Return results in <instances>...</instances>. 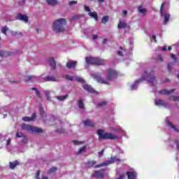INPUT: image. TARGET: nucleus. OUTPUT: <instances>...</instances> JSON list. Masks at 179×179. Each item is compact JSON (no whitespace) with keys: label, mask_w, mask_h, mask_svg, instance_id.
Instances as JSON below:
<instances>
[{"label":"nucleus","mask_w":179,"mask_h":179,"mask_svg":"<svg viewBox=\"0 0 179 179\" xmlns=\"http://www.w3.org/2000/svg\"><path fill=\"white\" fill-rule=\"evenodd\" d=\"M84 125H85V127H94V123H93V122H92V120H87L83 122Z\"/></svg>","instance_id":"6ab92c4d"},{"label":"nucleus","mask_w":179,"mask_h":179,"mask_svg":"<svg viewBox=\"0 0 179 179\" xmlns=\"http://www.w3.org/2000/svg\"><path fill=\"white\" fill-rule=\"evenodd\" d=\"M107 41H108V39L104 38V39L103 40V44H106V43H107Z\"/></svg>","instance_id":"4d7b16f0"},{"label":"nucleus","mask_w":179,"mask_h":179,"mask_svg":"<svg viewBox=\"0 0 179 179\" xmlns=\"http://www.w3.org/2000/svg\"><path fill=\"white\" fill-rule=\"evenodd\" d=\"M168 124H169V127H171V128H173V129H174V131H175L176 132H178V133H179L178 129H177V127H176L174 126V124H173V123L169 122Z\"/></svg>","instance_id":"473e14b6"},{"label":"nucleus","mask_w":179,"mask_h":179,"mask_svg":"<svg viewBox=\"0 0 179 179\" xmlns=\"http://www.w3.org/2000/svg\"><path fill=\"white\" fill-rule=\"evenodd\" d=\"M40 173H41L40 171H36V176H35L36 179H40Z\"/></svg>","instance_id":"c03bdc74"},{"label":"nucleus","mask_w":179,"mask_h":179,"mask_svg":"<svg viewBox=\"0 0 179 179\" xmlns=\"http://www.w3.org/2000/svg\"><path fill=\"white\" fill-rule=\"evenodd\" d=\"M57 167H52L50 170H49V173H54L55 171H57Z\"/></svg>","instance_id":"79ce46f5"},{"label":"nucleus","mask_w":179,"mask_h":179,"mask_svg":"<svg viewBox=\"0 0 179 179\" xmlns=\"http://www.w3.org/2000/svg\"><path fill=\"white\" fill-rule=\"evenodd\" d=\"M77 65H78V62L69 60V61L66 63V68H68L69 69H72L76 68V66H77Z\"/></svg>","instance_id":"1a4fd4ad"},{"label":"nucleus","mask_w":179,"mask_h":179,"mask_svg":"<svg viewBox=\"0 0 179 179\" xmlns=\"http://www.w3.org/2000/svg\"><path fill=\"white\" fill-rule=\"evenodd\" d=\"M175 143H176V146H177L178 149H179V142H178V140H176Z\"/></svg>","instance_id":"3c124183"},{"label":"nucleus","mask_w":179,"mask_h":179,"mask_svg":"<svg viewBox=\"0 0 179 179\" xmlns=\"http://www.w3.org/2000/svg\"><path fill=\"white\" fill-rule=\"evenodd\" d=\"M127 176L128 179H136V173L134 171H127Z\"/></svg>","instance_id":"a211bd4d"},{"label":"nucleus","mask_w":179,"mask_h":179,"mask_svg":"<svg viewBox=\"0 0 179 179\" xmlns=\"http://www.w3.org/2000/svg\"><path fill=\"white\" fill-rule=\"evenodd\" d=\"M170 20V14L169 13H165L164 14V24H166L167 22Z\"/></svg>","instance_id":"393cba45"},{"label":"nucleus","mask_w":179,"mask_h":179,"mask_svg":"<svg viewBox=\"0 0 179 179\" xmlns=\"http://www.w3.org/2000/svg\"><path fill=\"white\" fill-rule=\"evenodd\" d=\"M157 106H166V102L162 99H158L155 101Z\"/></svg>","instance_id":"b1692460"},{"label":"nucleus","mask_w":179,"mask_h":179,"mask_svg":"<svg viewBox=\"0 0 179 179\" xmlns=\"http://www.w3.org/2000/svg\"><path fill=\"white\" fill-rule=\"evenodd\" d=\"M112 160H113V162H120V159H116L115 157L112 158Z\"/></svg>","instance_id":"680f3d73"},{"label":"nucleus","mask_w":179,"mask_h":179,"mask_svg":"<svg viewBox=\"0 0 179 179\" xmlns=\"http://www.w3.org/2000/svg\"><path fill=\"white\" fill-rule=\"evenodd\" d=\"M45 96L48 99V100H50L51 96H50V91L45 90Z\"/></svg>","instance_id":"e433bc0d"},{"label":"nucleus","mask_w":179,"mask_h":179,"mask_svg":"<svg viewBox=\"0 0 179 179\" xmlns=\"http://www.w3.org/2000/svg\"><path fill=\"white\" fill-rule=\"evenodd\" d=\"M85 61L87 64H92V65L101 66L105 65L104 60L99 57H86Z\"/></svg>","instance_id":"39448f33"},{"label":"nucleus","mask_w":179,"mask_h":179,"mask_svg":"<svg viewBox=\"0 0 179 179\" xmlns=\"http://www.w3.org/2000/svg\"><path fill=\"white\" fill-rule=\"evenodd\" d=\"M42 179H48V177H47V176H43V177L42 178Z\"/></svg>","instance_id":"774afa93"},{"label":"nucleus","mask_w":179,"mask_h":179,"mask_svg":"<svg viewBox=\"0 0 179 179\" xmlns=\"http://www.w3.org/2000/svg\"><path fill=\"white\" fill-rule=\"evenodd\" d=\"M108 19H109V17L108 15H105L102 17L101 19V23L103 24H106L107 23V22H108Z\"/></svg>","instance_id":"a878e982"},{"label":"nucleus","mask_w":179,"mask_h":179,"mask_svg":"<svg viewBox=\"0 0 179 179\" xmlns=\"http://www.w3.org/2000/svg\"><path fill=\"white\" fill-rule=\"evenodd\" d=\"M174 65V63L170 62L168 64V71H171L173 66Z\"/></svg>","instance_id":"58836bf2"},{"label":"nucleus","mask_w":179,"mask_h":179,"mask_svg":"<svg viewBox=\"0 0 179 179\" xmlns=\"http://www.w3.org/2000/svg\"><path fill=\"white\" fill-rule=\"evenodd\" d=\"M94 78L95 80H96V82H98V83H101L102 85H108V82L107 80H104V79H103V78L100 76L95 75Z\"/></svg>","instance_id":"9d476101"},{"label":"nucleus","mask_w":179,"mask_h":179,"mask_svg":"<svg viewBox=\"0 0 179 179\" xmlns=\"http://www.w3.org/2000/svg\"><path fill=\"white\" fill-rule=\"evenodd\" d=\"M58 132H59V134H63L64 133V130H57Z\"/></svg>","instance_id":"0e129e2a"},{"label":"nucleus","mask_w":179,"mask_h":179,"mask_svg":"<svg viewBox=\"0 0 179 179\" xmlns=\"http://www.w3.org/2000/svg\"><path fill=\"white\" fill-rule=\"evenodd\" d=\"M8 30H9V28H8L6 26L1 27V33H3L5 36H8V33H6Z\"/></svg>","instance_id":"bb28decb"},{"label":"nucleus","mask_w":179,"mask_h":179,"mask_svg":"<svg viewBox=\"0 0 179 179\" xmlns=\"http://www.w3.org/2000/svg\"><path fill=\"white\" fill-rule=\"evenodd\" d=\"M73 143L74 145H78V144H79V141L73 140Z\"/></svg>","instance_id":"5fc2aeb1"},{"label":"nucleus","mask_w":179,"mask_h":179,"mask_svg":"<svg viewBox=\"0 0 179 179\" xmlns=\"http://www.w3.org/2000/svg\"><path fill=\"white\" fill-rule=\"evenodd\" d=\"M123 14L124 15V16H127V15H128V11L124 10H123Z\"/></svg>","instance_id":"13d9d810"},{"label":"nucleus","mask_w":179,"mask_h":179,"mask_svg":"<svg viewBox=\"0 0 179 179\" xmlns=\"http://www.w3.org/2000/svg\"><path fill=\"white\" fill-rule=\"evenodd\" d=\"M106 106H107V101H102L97 103V107H104Z\"/></svg>","instance_id":"c85d7f7f"},{"label":"nucleus","mask_w":179,"mask_h":179,"mask_svg":"<svg viewBox=\"0 0 179 179\" xmlns=\"http://www.w3.org/2000/svg\"><path fill=\"white\" fill-rule=\"evenodd\" d=\"M66 26V20L64 18L59 19L53 22L52 29L55 33H64Z\"/></svg>","instance_id":"7ed1b4c3"},{"label":"nucleus","mask_w":179,"mask_h":179,"mask_svg":"<svg viewBox=\"0 0 179 179\" xmlns=\"http://www.w3.org/2000/svg\"><path fill=\"white\" fill-rule=\"evenodd\" d=\"M97 135L99 136V141H114L115 139H120V136L112 134L104 131V130L98 129Z\"/></svg>","instance_id":"f03ea898"},{"label":"nucleus","mask_w":179,"mask_h":179,"mask_svg":"<svg viewBox=\"0 0 179 179\" xmlns=\"http://www.w3.org/2000/svg\"><path fill=\"white\" fill-rule=\"evenodd\" d=\"M16 166H19V162L15 161L13 162H10V169H13Z\"/></svg>","instance_id":"4be33fe9"},{"label":"nucleus","mask_w":179,"mask_h":179,"mask_svg":"<svg viewBox=\"0 0 179 179\" xmlns=\"http://www.w3.org/2000/svg\"><path fill=\"white\" fill-rule=\"evenodd\" d=\"M85 10H86V12H90V8H89V6H85Z\"/></svg>","instance_id":"09e8293b"},{"label":"nucleus","mask_w":179,"mask_h":179,"mask_svg":"<svg viewBox=\"0 0 179 179\" xmlns=\"http://www.w3.org/2000/svg\"><path fill=\"white\" fill-rule=\"evenodd\" d=\"M117 55H120V57H122V51L117 52Z\"/></svg>","instance_id":"052dcab7"},{"label":"nucleus","mask_w":179,"mask_h":179,"mask_svg":"<svg viewBox=\"0 0 179 179\" xmlns=\"http://www.w3.org/2000/svg\"><path fill=\"white\" fill-rule=\"evenodd\" d=\"M162 51H167V46H164V47L162 48Z\"/></svg>","instance_id":"864d4df0"},{"label":"nucleus","mask_w":179,"mask_h":179,"mask_svg":"<svg viewBox=\"0 0 179 179\" xmlns=\"http://www.w3.org/2000/svg\"><path fill=\"white\" fill-rule=\"evenodd\" d=\"M117 29H119V30L121 29H129V25L124 21L120 20L118 22Z\"/></svg>","instance_id":"f8f14e48"},{"label":"nucleus","mask_w":179,"mask_h":179,"mask_svg":"<svg viewBox=\"0 0 179 179\" xmlns=\"http://www.w3.org/2000/svg\"><path fill=\"white\" fill-rule=\"evenodd\" d=\"M152 40L155 41V43H157V41L156 40V35H152Z\"/></svg>","instance_id":"8fccbe9b"},{"label":"nucleus","mask_w":179,"mask_h":179,"mask_svg":"<svg viewBox=\"0 0 179 179\" xmlns=\"http://www.w3.org/2000/svg\"><path fill=\"white\" fill-rule=\"evenodd\" d=\"M33 79H36V76H29L27 78H25V82H34Z\"/></svg>","instance_id":"c756f323"},{"label":"nucleus","mask_w":179,"mask_h":179,"mask_svg":"<svg viewBox=\"0 0 179 179\" xmlns=\"http://www.w3.org/2000/svg\"><path fill=\"white\" fill-rule=\"evenodd\" d=\"M49 65L51 66L52 69H55L57 68V64L55 63V59L54 57H50L48 59Z\"/></svg>","instance_id":"2eb2a0df"},{"label":"nucleus","mask_w":179,"mask_h":179,"mask_svg":"<svg viewBox=\"0 0 179 179\" xmlns=\"http://www.w3.org/2000/svg\"><path fill=\"white\" fill-rule=\"evenodd\" d=\"M96 161L94 160H90L87 162V166L89 167V169H92V167H94L95 169H97L99 167H103V166H107V163L103 162L102 164L96 165Z\"/></svg>","instance_id":"0eeeda50"},{"label":"nucleus","mask_w":179,"mask_h":179,"mask_svg":"<svg viewBox=\"0 0 179 179\" xmlns=\"http://www.w3.org/2000/svg\"><path fill=\"white\" fill-rule=\"evenodd\" d=\"M171 49H172L171 46H169V47H168L169 51H171Z\"/></svg>","instance_id":"69168bd1"},{"label":"nucleus","mask_w":179,"mask_h":179,"mask_svg":"<svg viewBox=\"0 0 179 179\" xmlns=\"http://www.w3.org/2000/svg\"><path fill=\"white\" fill-rule=\"evenodd\" d=\"M16 19H17V20L24 22L25 23H27V22H29V17L22 13L18 14L17 16L16 17Z\"/></svg>","instance_id":"9b49d317"},{"label":"nucleus","mask_w":179,"mask_h":179,"mask_svg":"<svg viewBox=\"0 0 179 179\" xmlns=\"http://www.w3.org/2000/svg\"><path fill=\"white\" fill-rule=\"evenodd\" d=\"M37 115H36V113H33L32 116L31 117L25 116L22 117V120L25 122H30V121H34V120H36Z\"/></svg>","instance_id":"4468645a"},{"label":"nucleus","mask_w":179,"mask_h":179,"mask_svg":"<svg viewBox=\"0 0 179 179\" xmlns=\"http://www.w3.org/2000/svg\"><path fill=\"white\" fill-rule=\"evenodd\" d=\"M64 79H66V80H73V77L69 76V75H64L63 76Z\"/></svg>","instance_id":"2f4dec72"},{"label":"nucleus","mask_w":179,"mask_h":179,"mask_svg":"<svg viewBox=\"0 0 179 179\" xmlns=\"http://www.w3.org/2000/svg\"><path fill=\"white\" fill-rule=\"evenodd\" d=\"M103 153H104V150L103 149V150H101L99 152V157H101V156H103Z\"/></svg>","instance_id":"de8ad7c7"},{"label":"nucleus","mask_w":179,"mask_h":179,"mask_svg":"<svg viewBox=\"0 0 179 179\" xmlns=\"http://www.w3.org/2000/svg\"><path fill=\"white\" fill-rule=\"evenodd\" d=\"M83 152H86V145L80 148L77 153L78 155H80V153H83Z\"/></svg>","instance_id":"72a5a7b5"},{"label":"nucleus","mask_w":179,"mask_h":179,"mask_svg":"<svg viewBox=\"0 0 179 179\" xmlns=\"http://www.w3.org/2000/svg\"><path fill=\"white\" fill-rule=\"evenodd\" d=\"M88 15L90 16V17H93L95 20H99V15H97L96 12H90Z\"/></svg>","instance_id":"aec40b11"},{"label":"nucleus","mask_w":179,"mask_h":179,"mask_svg":"<svg viewBox=\"0 0 179 179\" xmlns=\"http://www.w3.org/2000/svg\"><path fill=\"white\" fill-rule=\"evenodd\" d=\"M12 54H13V53L10 52H7V55H8V56H9V55H12Z\"/></svg>","instance_id":"338daca9"},{"label":"nucleus","mask_w":179,"mask_h":179,"mask_svg":"<svg viewBox=\"0 0 179 179\" xmlns=\"http://www.w3.org/2000/svg\"><path fill=\"white\" fill-rule=\"evenodd\" d=\"M94 176L95 178H104V169L100 171H96L94 172Z\"/></svg>","instance_id":"ddd939ff"},{"label":"nucleus","mask_w":179,"mask_h":179,"mask_svg":"<svg viewBox=\"0 0 179 179\" xmlns=\"http://www.w3.org/2000/svg\"><path fill=\"white\" fill-rule=\"evenodd\" d=\"M68 94L64 96H57V99L59 100V101H64V100H66V99H68Z\"/></svg>","instance_id":"5701e85b"},{"label":"nucleus","mask_w":179,"mask_h":179,"mask_svg":"<svg viewBox=\"0 0 179 179\" xmlns=\"http://www.w3.org/2000/svg\"><path fill=\"white\" fill-rule=\"evenodd\" d=\"M76 3H78V1H71L69 3V5H70V6H72V5H76Z\"/></svg>","instance_id":"37998d69"},{"label":"nucleus","mask_w":179,"mask_h":179,"mask_svg":"<svg viewBox=\"0 0 179 179\" xmlns=\"http://www.w3.org/2000/svg\"><path fill=\"white\" fill-rule=\"evenodd\" d=\"M143 80H146L148 83H152V85L157 83L155 71L151 70L149 71H144V74L141 76V78L136 80L135 83L131 86V90H135V89H136V85H138V83H141V82H143Z\"/></svg>","instance_id":"f257e3e1"},{"label":"nucleus","mask_w":179,"mask_h":179,"mask_svg":"<svg viewBox=\"0 0 179 179\" xmlns=\"http://www.w3.org/2000/svg\"><path fill=\"white\" fill-rule=\"evenodd\" d=\"M78 107L81 108V110H83L85 108V104L83 103V100L80 99L78 101Z\"/></svg>","instance_id":"cd10ccee"},{"label":"nucleus","mask_w":179,"mask_h":179,"mask_svg":"<svg viewBox=\"0 0 179 179\" xmlns=\"http://www.w3.org/2000/svg\"><path fill=\"white\" fill-rule=\"evenodd\" d=\"M163 9H164V3H162L160 7V15L161 16H163Z\"/></svg>","instance_id":"4c0bfd02"},{"label":"nucleus","mask_w":179,"mask_h":179,"mask_svg":"<svg viewBox=\"0 0 179 179\" xmlns=\"http://www.w3.org/2000/svg\"><path fill=\"white\" fill-rule=\"evenodd\" d=\"M76 80H77V82H79L80 83H83V82H85V80L80 77H77Z\"/></svg>","instance_id":"ea45409f"},{"label":"nucleus","mask_w":179,"mask_h":179,"mask_svg":"<svg viewBox=\"0 0 179 179\" xmlns=\"http://www.w3.org/2000/svg\"><path fill=\"white\" fill-rule=\"evenodd\" d=\"M44 80L45 82H58V80L54 76H46L44 78Z\"/></svg>","instance_id":"f3484780"},{"label":"nucleus","mask_w":179,"mask_h":179,"mask_svg":"<svg viewBox=\"0 0 179 179\" xmlns=\"http://www.w3.org/2000/svg\"><path fill=\"white\" fill-rule=\"evenodd\" d=\"M171 59H174L176 64H177V62H178V59H177L176 55H171Z\"/></svg>","instance_id":"a19ab883"},{"label":"nucleus","mask_w":179,"mask_h":179,"mask_svg":"<svg viewBox=\"0 0 179 179\" xmlns=\"http://www.w3.org/2000/svg\"><path fill=\"white\" fill-rule=\"evenodd\" d=\"M16 136H17V138H23V133L17 132Z\"/></svg>","instance_id":"a18cd8bd"},{"label":"nucleus","mask_w":179,"mask_h":179,"mask_svg":"<svg viewBox=\"0 0 179 179\" xmlns=\"http://www.w3.org/2000/svg\"><path fill=\"white\" fill-rule=\"evenodd\" d=\"M118 77V72L113 69H108V74L106 76V80L108 82H111V80H114V79H117Z\"/></svg>","instance_id":"423d86ee"},{"label":"nucleus","mask_w":179,"mask_h":179,"mask_svg":"<svg viewBox=\"0 0 179 179\" xmlns=\"http://www.w3.org/2000/svg\"><path fill=\"white\" fill-rule=\"evenodd\" d=\"M6 145H10V138H8V139L7 140V143H6Z\"/></svg>","instance_id":"bf43d9fd"},{"label":"nucleus","mask_w":179,"mask_h":179,"mask_svg":"<svg viewBox=\"0 0 179 179\" xmlns=\"http://www.w3.org/2000/svg\"><path fill=\"white\" fill-rule=\"evenodd\" d=\"M5 54V52L3 50H0V57H3V55Z\"/></svg>","instance_id":"603ef678"},{"label":"nucleus","mask_w":179,"mask_h":179,"mask_svg":"<svg viewBox=\"0 0 179 179\" xmlns=\"http://www.w3.org/2000/svg\"><path fill=\"white\" fill-rule=\"evenodd\" d=\"M21 128L24 131H28V132H31V134H43V129L34 127L29 124H24L21 126Z\"/></svg>","instance_id":"20e7f679"},{"label":"nucleus","mask_w":179,"mask_h":179,"mask_svg":"<svg viewBox=\"0 0 179 179\" xmlns=\"http://www.w3.org/2000/svg\"><path fill=\"white\" fill-rule=\"evenodd\" d=\"M31 90H34L35 92H36V94L38 97V99H41V92H40V91H38V90L36 87H32L31 88Z\"/></svg>","instance_id":"7c9ffc66"},{"label":"nucleus","mask_w":179,"mask_h":179,"mask_svg":"<svg viewBox=\"0 0 179 179\" xmlns=\"http://www.w3.org/2000/svg\"><path fill=\"white\" fill-rule=\"evenodd\" d=\"M99 38V36L97 35H93L92 36L93 40H96V38Z\"/></svg>","instance_id":"6e6d98bb"},{"label":"nucleus","mask_w":179,"mask_h":179,"mask_svg":"<svg viewBox=\"0 0 179 179\" xmlns=\"http://www.w3.org/2000/svg\"><path fill=\"white\" fill-rule=\"evenodd\" d=\"M48 5H50L51 6H55V5H58L57 0H46Z\"/></svg>","instance_id":"412c9836"},{"label":"nucleus","mask_w":179,"mask_h":179,"mask_svg":"<svg viewBox=\"0 0 179 179\" xmlns=\"http://www.w3.org/2000/svg\"><path fill=\"white\" fill-rule=\"evenodd\" d=\"M99 3H103L104 2V0H98Z\"/></svg>","instance_id":"e2e57ef3"},{"label":"nucleus","mask_w":179,"mask_h":179,"mask_svg":"<svg viewBox=\"0 0 179 179\" xmlns=\"http://www.w3.org/2000/svg\"><path fill=\"white\" fill-rule=\"evenodd\" d=\"M83 87L84 90H86L89 93H92V94H99V92L96 91L94 88L92 87L91 85L87 84H83Z\"/></svg>","instance_id":"6e6552de"},{"label":"nucleus","mask_w":179,"mask_h":179,"mask_svg":"<svg viewBox=\"0 0 179 179\" xmlns=\"http://www.w3.org/2000/svg\"><path fill=\"white\" fill-rule=\"evenodd\" d=\"M157 58L159 62H163V57L162 56V55H158Z\"/></svg>","instance_id":"49530a36"},{"label":"nucleus","mask_w":179,"mask_h":179,"mask_svg":"<svg viewBox=\"0 0 179 179\" xmlns=\"http://www.w3.org/2000/svg\"><path fill=\"white\" fill-rule=\"evenodd\" d=\"M176 92V90L173 89L171 90H162L159 92V94H165V95H169L171 94V93H174Z\"/></svg>","instance_id":"dca6fc26"},{"label":"nucleus","mask_w":179,"mask_h":179,"mask_svg":"<svg viewBox=\"0 0 179 179\" xmlns=\"http://www.w3.org/2000/svg\"><path fill=\"white\" fill-rule=\"evenodd\" d=\"M138 12H140V13H143V15H145V13H146V9L143 8L142 6H140L138 7Z\"/></svg>","instance_id":"f704fd0d"},{"label":"nucleus","mask_w":179,"mask_h":179,"mask_svg":"<svg viewBox=\"0 0 179 179\" xmlns=\"http://www.w3.org/2000/svg\"><path fill=\"white\" fill-rule=\"evenodd\" d=\"M169 100H171L172 101H179V96H170Z\"/></svg>","instance_id":"c9c22d12"}]
</instances>
